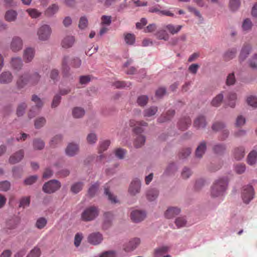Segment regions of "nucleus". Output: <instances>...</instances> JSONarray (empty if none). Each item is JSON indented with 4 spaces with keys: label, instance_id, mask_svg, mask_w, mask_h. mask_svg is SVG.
Returning <instances> with one entry per match:
<instances>
[{
    "label": "nucleus",
    "instance_id": "obj_1",
    "mask_svg": "<svg viewBox=\"0 0 257 257\" xmlns=\"http://www.w3.org/2000/svg\"><path fill=\"white\" fill-rule=\"evenodd\" d=\"M227 185V181L225 179H220L214 183L211 191L212 197H217L222 195Z\"/></svg>",
    "mask_w": 257,
    "mask_h": 257
},
{
    "label": "nucleus",
    "instance_id": "obj_2",
    "mask_svg": "<svg viewBox=\"0 0 257 257\" xmlns=\"http://www.w3.org/2000/svg\"><path fill=\"white\" fill-rule=\"evenodd\" d=\"M41 76L37 72L33 73L29 79L26 76H21L17 81V85L19 88L23 87L28 83L31 85H36L39 81Z\"/></svg>",
    "mask_w": 257,
    "mask_h": 257
},
{
    "label": "nucleus",
    "instance_id": "obj_3",
    "mask_svg": "<svg viewBox=\"0 0 257 257\" xmlns=\"http://www.w3.org/2000/svg\"><path fill=\"white\" fill-rule=\"evenodd\" d=\"M98 215V210L95 206L86 208L81 214V218L83 221H89L93 220Z\"/></svg>",
    "mask_w": 257,
    "mask_h": 257
},
{
    "label": "nucleus",
    "instance_id": "obj_4",
    "mask_svg": "<svg viewBox=\"0 0 257 257\" xmlns=\"http://www.w3.org/2000/svg\"><path fill=\"white\" fill-rule=\"evenodd\" d=\"M254 195V191L252 186L247 185L243 187L241 197L244 203L248 204L249 202L253 198Z\"/></svg>",
    "mask_w": 257,
    "mask_h": 257
},
{
    "label": "nucleus",
    "instance_id": "obj_5",
    "mask_svg": "<svg viewBox=\"0 0 257 257\" xmlns=\"http://www.w3.org/2000/svg\"><path fill=\"white\" fill-rule=\"evenodd\" d=\"M52 33V30L50 26L43 25L40 27L37 31L38 38L41 41H46L49 39Z\"/></svg>",
    "mask_w": 257,
    "mask_h": 257
},
{
    "label": "nucleus",
    "instance_id": "obj_6",
    "mask_svg": "<svg viewBox=\"0 0 257 257\" xmlns=\"http://www.w3.org/2000/svg\"><path fill=\"white\" fill-rule=\"evenodd\" d=\"M61 187V183L56 180H51L46 183L43 187V191L47 193H52L58 190Z\"/></svg>",
    "mask_w": 257,
    "mask_h": 257
},
{
    "label": "nucleus",
    "instance_id": "obj_7",
    "mask_svg": "<svg viewBox=\"0 0 257 257\" xmlns=\"http://www.w3.org/2000/svg\"><path fill=\"white\" fill-rule=\"evenodd\" d=\"M32 100L36 104V107L34 108V110L31 109L29 113L28 116L30 118L34 117L39 112V109L41 108L43 105V102L37 95L32 96Z\"/></svg>",
    "mask_w": 257,
    "mask_h": 257
},
{
    "label": "nucleus",
    "instance_id": "obj_8",
    "mask_svg": "<svg viewBox=\"0 0 257 257\" xmlns=\"http://www.w3.org/2000/svg\"><path fill=\"white\" fill-rule=\"evenodd\" d=\"M141 183L140 180L135 179L131 182L129 188L128 192L131 195H136L140 191Z\"/></svg>",
    "mask_w": 257,
    "mask_h": 257
},
{
    "label": "nucleus",
    "instance_id": "obj_9",
    "mask_svg": "<svg viewBox=\"0 0 257 257\" xmlns=\"http://www.w3.org/2000/svg\"><path fill=\"white\" fill-rule=\"evenodd\" d=\"M23 41L21 38L19 37H15L12 39L10 44V49L14 52H17L23 48Z\"/></svg>",
    "mask_w": 257,
    "mask_h": 257
},
{
    "label": "nucleus",
    "instance_id": "obj_10",
    "mask_svg": "<svg viewBox=\"0 0 257 257\" xmlns=\"http://www.w3.org/2000/svg\"><path fill=\"white\" fill-rule=\"evenodd\" d=\"M148 123L144 121H136L132 119L130 121V125L134 127V131L136 134H139L143 132L142 126H147Z\"/></svg>",
    "mask_w": 257,
    "mask_h": 257
},
{
    "label": "nucleus",
    "instance_id": "obj_11",
    "mask_svg": "<svg viewBox=\"0 0 257 257\" xmlns=\"http://www.w3.org/2000/svg\"><path fill=\"white\" fill-rule=\"evenodd\" d=\"M224 124L220 122H216L214 123L212 126V128L213 130L216 131H219L222 130V134L221 135V139L223 140H225L228 135V132L227 130H223L224 128Z\"/></svg>",
    "mask_w": 257,
    "mask_h": 257
},
{
    "label": "nucleus",
    "instance_id": "obj_12",
    "mask_svg": "<svg viewBox=\"0 0 257 257\" xmlns=\"http://www.w3.org/2000/svg\"><path fill=\"white\" fill-rule=\"evenodd\" d=\"M145 217V212L141 210L133 211L131 214L132 220L135 222H139L143 220Z\"/></svg>",
    "mask_w": 257,
    "mask_h": 257
},
{
    "label": "nucleus",
    "instance_id": "obj_13",
    "mask_svg": "<svg viewBox=\"0 0 257 257\" xmlns=\"http://www.w3.org/2000/svg\"><path fill=\"white\" fill-rule=\"evenodd\" d=\"M13 79V76L10 71H4L0 74V83L7 84L10 83Z\"/></svg>",
    "mask_w": 257,
    "mask_h": 257
},
{
    "label": "nucleus",
    "instance_id": "obj_14",
    "mask_svg": "<svg viewBox=\"0 0 257 257\" xmlns=\"http://www.w3.org/2000/svg\"><path fill=\"white\" fill-rule=\"evenodd\" d=\"M140 243V240L138 238H135L131 240L124 246V250L126 252L134 250Z\"/></svg>",
    "mask_w": 257,
    "mask_h": 257
},
{
    "label": "nucleus",
    "instance_id": "obj_15",
    "mask_svg": "<svg viewBox=\"0 0 257 257\" xmlns=\"http://www.w3.org/2000/svg\"><path fill=\"white\" fill-rule=\"evenodd\" d=\"M102 240V235L99 232L92 233L88 237V242L93 245H97L100 243Z\"/></svg>",
    "mask_w": 257,
    "mask_h": 257
},
{
    "label": "nucleus",
    "instance_id": "obj_16",
    "mask_svg": "<svg viewBox=\"0 0 257 257\" xmlns=\"http://www.w3.org/2000/svg\"><path fill=\"white\" fill-rule=\"evenodd\" d=\"M24 155V151L23 150H19L10 157V163L14 164L19 162L23 158Z\"/></svg>",
    "mask_w": 257,
    "mask_h": 257
},
{
    "label": "nucleus",
    "instance_id": "obj_17",
    "mask_svg": "<svg viewBox=\"0 0 257 257\" xmlns=\"http://www.w3.org/2000/svg\"><path fill=\"white\" fill-rule=\"evenodd\" d=\"M78 151V146L73 143L69 144L65 150L66 154L70 157L73 156L77 154Z\"/></svg>",
    "mask_w": 257,
    "mask_h": 257
},
{
    "label": "nucleus",
    "instance_id": "obj_18",
    "mask_svg": "<svg viewBox=\"0 0 257 257\" xmlns=\"http://www.w3.org/2000/svg\"><path fill=\"white\" fill-rule=\"evenodd\" d=\"M35 55L34 49L27 48L24 51L23 58L26 62H30L33 59Z\"/></svg>",
    "mask_w": 257,
    "mask_h": 257
},
{
    "label": "nucleus",
    "instance_id": "obj_19",
    "mask_svg": "<svg viewBox=\"0 0 257 257\" xmlns=\"http://www.w3.org/2000/svg\"><path fill=\"white\" fill-rule=\"evenodd\" d=\"M75 38L72 36H67L65 37L61 42L63 48L67 49L71 47L75 42Z\"/></svg>",
    "mask_w": 257,
    "mask_h": 257
},
{
    "label": "nucleus",
    "instance_id": "obj_20",
    "mask_svg": "<svg viewBox=\"0 0 257 257\" xmlns=\"http://www.w3.org/2000/svg\"><path fill=\"white\" fill-rule=\"evenodd\" d=\"M206 125L205 118L202 115L197 116L194 121L193 125L197 128H203L205 127Z\"/></svg>",
    "mask_w": 257,
    "mask_h": 257
},
{
    "label": "nucleus",
    "instance_id": "obj_21",
    "mask_svg": "<svg viewBox=\"0 0 257 257\" xmlns=\"http://www.w3.org/2000/svg\"><path fill=\"white\" fill-rule=\"evenodd\" d=\"M180 209L177 207H169L165 212V216L167 218H172L179 214Z\"/></svg>",
    "mask_w": 257,
    "mask_h": 257
},
{
    "label": "nucleus",
    "instance_id": "obj_22",
    "mask_svg": "<svg viewBox=\"0 0 257 257\" xmlns=\"http://www.w3.org/2000/svg\"><path fill=\"white\" fill-rule=\"evenodd\" d=\"M182 27V26L181 25H177L175 26L171 24L164 26V28L167 30L172 35L178 33L181 30Z\"/></svg>",
    "mask_w": 257,
    "mask_h": 257
},
{
    "label": "nucleus",
    "instance_id": "obj_23",
    "mask_svg": "<svg viewBox=\"0 0 257 257\" xmlns=\"http://www.w3.org/2000/svg\"><path fill=\"white\" fill-rule=\"evenodd\" d=\"M251 50V46L249 45H245L242 48L239 59L240 61L244 60L248 56Z\"/></svg>",
    "mask_w": 257,
    "mask_h": 257
},
{
    "label": "nucleus",
    "instance_id": "obj_24",
    "mask_svg": "<svg viewBox=\"0 0 257 257\" xmlns=\"http://www.w3.org/2000/svg\"><path fill=\"white\" fill-rule=\"evenodd\" d=\"M175 114V111L174 110H169L166 113L162 114L159 118L158 121L159 122H164L167 120L171 119Z\"/></svg>",
    "mask_w": 257,
    "mask_h": 257
},
{
    "label": "nucleus",
    "instance_id": "obj_25",
    "mask_svg": "<svg viewBox=\"0 0 257 257\" xmlns=\"http://www.w3.org/2000/svg\"><path fill=\"white\" fill-rule=\"evenodd\" d=\"M11 65L13 68L16 70H20L23 66L22 59L20 57H14L12 59Z\"/></svg>",
    "mask_w": 257,
    "mask_h": 257
},
{
    "label": "nucleus",
    "instance_id": "obj_26",
    "mask_svg": "<svg viewBox=\"0 0 257 257\" xmlns=\"http://www.w3.org/2000/svg\"><path fill=\"white\" fill-rule=\"evenodd\" d=\"M206 149V146L205 142H201L196 149V156L198 158H201L204 154Z\"/></svg>",
    "mask_w": 257,
    "mask_h": 257
},
{
    "label": "nucleus",
    "instance_id": "obj_27",
    "mask_svg": "<svg viewBox=\"0 0 257 257\" xmlns=\"http://www.w3.org/2000/svg\"><path fill=\"white\" fill-rule=\"evenodd\" d=\"M257 161V152L252 151L250 152L247 157V162L250 165H254Z\"/></svg>",
    "mask_w": 257,
    "mask_h": 257
},
{
    "label": "nucleus",
    "instance_id": "obj_28",
    "mask_svg": "<svg viewBox=\"0 0 257 257\" xmlns=\"http://www.w3.org/2000/svg\"><path fill=\"white\" fill-rule=\"evenodd\" d=\"M191 120L189 117H185L181 119L179 122V127L180 130H185L191 124Z\"/></svg>",
    "mask_w": 257,
    "mask_h": 257
},
{
    "label": "nucleus",
    "instance_id": "obj_29",
    "mask_svg": "<svg viewBox=\"0 0 257 257\" xmlns=\"http://www.w3.org/2000/svg\"><path fill=\"white\" fill-rule=\"evenodd\" d=\"M17 17V13L14 10H9L5 14V19L8 22L15 21Z\"/></svg>",
    "mask_w": 257,
    "mask_h": 257
},
{
    "label": "nucleus",
    "instance_id": "obj_30",
    "mask_svg": "<svg viewBox=\"0 0 257 257\" xmlns=\"http://www.w3.org/2000/svg\"><path fill=\"white\" fill-rule=\"evenodd\" d=\"M59 10V7L56 4H53L48 8L45 14L48 17H51L56 14Z\"/></svg>",
    "mask_w": 257,
    "mask_h": 257
},
{
    "label": "nucleus",
    "instance_id": "obj_31",
    "mask_svg": "<svg viewBox=\"0 0 257 257\" xmlns=\"http://www.w3.org/2000/svg\"><path fill=\"white\" fill-rule=\"evenodd\" d=\"M158 111V107L156 106H151L149 107L144 111V116L145 117H149L154 115Z\"/></svg>",
    "mask_w": 257,
    "mask_h": 257
},
{
    "label": "nucleus",
    "instance_id": "obj_32",
    "mask_svg": "<svg viewBox=\"0 0 257 257\" xmlns=\"http://www.w3.org/2000/svg\"><path fill=\"white\" fill-rule=\"evenodd\" d=\"M156 36L158 39L165 41L168 40L169 38V34L167 33L166 30L164 27L156 33Z\"/></svg>",
    "mask_w": 257,
    "mask_h": 257
},
{
    "label": "nucleus",
    "instance_id": "obj_33",
    "mask_svg": "<svg viewBox=\"0 0 257 257\" xmlns=\"http://www.w3.org/2000/svg\"><path fill=\"white\" fill-rule=\"evenodd\" d=\"M236 99V94L232 92H229L227 96L228 105L231 107H234Z\"/></svg>",
    "mask_w": 257,
    "mask_h": 257
},
{
    "label": "nucleus",
    "instance_id": "obj_34",
    "mask_svg": "<svg viewBox=\"0 0 257 257\" xmlns=\"http://www.w3.org/2000/svg\"><path fill=\"white\" fill-rule=\"evenodd\" d=\"M233 156L236 160H241L244 156V149L242 147L235 149L233 153Z\"/></svg>",
    "mask_w": 257,
    "mask_h": 257
},
{
    "label": "nucleus",
    "instance_id": "obj_35",
    "mask_svg": "<svg viewBox=\"0 0 257 257\" xmlns=\"http://www.w3.org/2000/svg\"><path fill=\"white\" fill-rule=\"evenodd\" d=\"M236 50L232 48L227 51L224 54V59L225 61H229L233 59L236 55Z\"/></svg>",
    "mask_w": 257,
    "mask_h": 257
},
{
    "label": "nucleus",
    "instance_id": "obj_36",
    "mask_svg": "<svg viewBox=\"0 0 257 257\" xmlns=\"http://www.w3.org/2000/svg\"><path fill=\"white\" fill-rule=\"evenodd\" d=\"M158 195V191L156 189H152L149 190L147 192V198L150 201H153L156 199Z\"/></svg>",
    "mask_w": 257,
    "mask_h": 257
},
{
    "label": "nucleus",
    "instance_id": "obj_37",
    "mask_svg": "<svg viewBox=\"0 0 257 257\" xmlns=\"http://www.w3.org/2000/svg\"><path fill=\"white\" fill-rule=\"evenodd\" d=\"M223 99V95L220 93L217 95L212 100L211 104L215 107H218L220 105Z\"/></svg>",
    "mask_w": 257,
    "mask_h": 257
},
{
    "label": "nucleus",
    "instance_id": "obj_38",
    "mask_svg": "<svg viewBox=\"0 0 257 257\" xmlns=\"http://www.w3.org/2000/svg\"><path fill=\"white\" fill-rule=\"evenodd\" d=\"M169 247L167 246H163L156 248L155 250V255L156 257H160L166 253L169 250Z\"/></svg>",
    "mask_w": 257,
    "mask_h": 257
},
{
    "label": "nucleus",
    "instance_id": "obj_39",
    "mask_svg": "<svg viewBox=\"0 0 257 257\" xmlns=\"http://www.w3.org/2000/svg\"><path fill=\"white\" fill-rule=\"evenodd\" d=\"M83 186H84V184L82 182H76L75 183H74L71 186V191L73 193L76 194L82 190Z\"/></svg>",
    "mask_w": 257,
    "mask_h": 257
},
{
    "label": "nucleus",
    "instance_id": "obj_40",
    "mask_svg": "<svg viewBox=\"0 0 257 257\" xmlns=\"http://www.w3.org/2000/svg\"><path fill=\"white\" fill-rule=\"evenodd\" d=\"M99 186V184L98 183H95L89 188L88 190V194L89 195V196L91 197L94 196L98 191Z\"/></svg>",
    "mask_w": 257,
    "mask_h": 257
},
{
    "label": "nucleus",
    "instance_id": "obj_41",
    "mask_svg": "<svg viewBox=\"0 0 257 257\" xmlns=\"http://www.w3.org/2000/svg\"><path fill=\"white\" fill-rule=\"evenodd\" d=\"M47 220L44 217H40L36 221L35 226L40 229L43 228L47 224Z\"/></svg>",
    "mask_w": 257,
    "mask_h": 257
},
{
    "label": "nucleus",
    "instance_id": "obj_42",
    "mask_svg": "<svg viewBox=\"0 0 257 257\" xmlns=\"http://www.w3.org/2000/svg\"><path fill=\"white\" fill-rule=\"evenodd\" d=\"M45 146L44 142L41 139H36L33 141V147L35 150H42Z\"/></svg>",
    "mask_w": 257,
    "mask_h": 257
},
{
    "label": "nucleus",
    "instance_id": "obj_43",
    "mask_svg": "<svg viewBox=\"0 0 257 257\" xmlns=\"http://www.w3.org/2000/svg\"><path fill=\"white\" fill-rule=\"evenodd\" d=\"M84 110L81 107H75L72 111L73 115L75 118H80L84 115Z\"/></svg>",
    "mask_w": 257,
    "mask_h": 257
},
{
    "label": "nucleus",
    "instance_id": "obj_44",
    "mask_svg": "<svg viewBox=\"0 0 257 257\" xmlns=\"http://www.w3.org/2000/svg\"><path fill=\"white\" fill-rule=\"evenodd\" d=\"M124 41L128 45H133L135 41V36L134 34L126 33L124 35Z\"/></svg>",
    "mask_w": 257,
    "mask_h": 257
},
{
    "label": "nucleus",
    "instance_id": "obj_45",
    "mask_svg": "<svg viewBox=\"0 0 257 257\" xmlns=\"http://www.w3.org/2000/svg\"><path fill=\"white\" fill-rule=\"evenodd\" d=\"M145 138L144 136L140 135H139L137 138L136 139L135 142V146L136 148H140L141 146H142L145 142Z\"/></svg>",
    "mask_w": 257,
    "mask_h": 257
},
{
    "label": "nucleus",
    "instance_id": "obj_46",
    "mask_svg": "<svg viewBox=\"0 0 257 257\" xmlns=\"http://www.w3.org/2000/svg\"><path fill=\"white\" fill-rule=\"evenodd\" d=\"M104 193L106 195L108 196V199L112 203H116L118 201L116 199V198L115 196L112 194L109 191V189L107 186H105L104 187Z\"/></svg>",
    "mask_w": 257,
    "mask_h": 257
},
{
    "label": "nucleus",
    "instance_id": "obj_47",
    "mask_svg": "<svg viewBox=\"0 0 257 257\" xmlns=\"http://www.w3.org/2000/svg\"><path fill=\"white\" fill-rule=\"evenodd\" d=\"M148 101V97L147 95H141L138 97L137 103L141 106L146 105Z\"/></svg>",
    "mask_w": 257,
    "mask_h": 257
},
{
    "label": "nucleus",
    "instance_id": "obj_48",
    "mask_svg": "<svg viewBox=\"0 0 257 257\" xmlns=\"http://www.w3.org/2000/svg\"><path fill=\"white\" fill-rule=\"evenodd\" d=\"M40 255L41 250L40 248L35 246L26 257H40Z\"/></svg>",
    "mask_w": 257,
    "mask_h": 257
},
{
    "label": "nucleus",
    "instance_id": "obj_49",
    "mask_svg": "<svg viewBox=\"0 0 257 257\" xmlns=\"http://www.w3.org/2000/svg\"><path fill=\"white\" fill-rule=\"evenodd\" d=\"M252 26V24L251 21L249 19H245L242 23V28L244 31H249L250 30Z\"/></svg>",
    "mask_w": 257,
    "mask_h": 257
},
{
    "label": "nucleus",
    "instance_id": "obj_50",
    "mask_svg": "<svg viewBox=\"0 0 257 257\" xmlns=\"http://www.w3.org/2000/svg\"><path fill=\"white\" fill-rule=\"evenodd\" d=\"M110 141L106 140L100 143L98 152L101 154L103 151H105L110 145Z\"/></svg>",
    "mask_w": 257,
    "mask_h": 257
},
{
    "label": "nucleus",
    "instance_id": "obj_51",
    "mask_svg": "<svg viewBox=\"0 0 257 257\" xmlns=\"http://www.w3.org/2000/svg\"><path fill=\"white\" fill-rule=\"evenodd\" d=\"M70 65L73 68H79L81 65V60L78 57H74L71 60Z\"/></svg>",
    "mask_w": 257,
    "mask_h": 257
},
{
    "label": "nucleus",
    "instance_id": "obj_52",
    "mask_svg": "<svg viewBox=\"0 0 257 257\" xmlns=\"http://www.w3.org/2000/svg\"><path fill=\"white\" fill-rule=\"evenodd\" d=\"M88 26V20L85 17L80 18L79 22L78 27L80 29H84Z\"/></svg>",
    "mask_w": 257,
    "mask_h": 257
},
{
    "label": "nucleus",
    "instance_id": "obj_53",
    "mask_svg": "<svg viewBox=\"0 0 257 257\" xmlns=\"http://www.w3.org/2000/svg\"><path fill=\"white\" fill-rule=\"evenodd\" d=\"M130 82H125L124 81H115L113 83V85L117 88H121L125 87H129L131 85Z\"/></svg>",
    "mask_w": 257,
    "mask_h": 257
},
{
    "label": "nucleus",
    "instance_id": "obj_54",
    "mask_svg": "<svg viewBox=\"0 0 257 257\" xmlns=\"http://www.w3.org/2000/svg\"><path fill=\"white\" fill-rule=\"evenodd\" d=\"M46 123V119L43 117L37 118L35 121V126L37 128L42 127Z\"/></svg>",
    "mask_w": 257,
    "mask_h": 257
},
{
    "label": "nucleus",
    "instance_id": "obj_55",
    "mask_svg": "<svg viewBox=\"0 0 257 257\" xmlns=\"http://www.w3.org/2000/svg\"><path fill=\"white\" fill-rule=\"evenodd\" d=\"M247 102L248 105L253 107H257V97L253 96H250L247 98Z\"/></svg>",
    "mask_w": 257,
    "mask_h": 257
},
{
    "label": "nucleus",
    "instance_id": "obj_56",
    "mask_svg": "<svg viewBox=\"0 0 257 257\" xmlns=\"http://www.w3.org/2000/svg\"><path fill=\"white\" fill-rule=\"evenodd\" d=\"M86 140L88 144H93L96 143L97 139L94 133H90L87 135Z\"/></svg>",
    "mask_w": 257,
    "mask_h": 257
},
{
    "label": "nucleus",
    "instance_id": "obj_57",
    "mask_svg": "<svg viewBox=\"0 0 257 257\" xmlns=\"http://www.w3.org/2000/svg\"><path fill=\"white\" fill-rule=\"evenodd\" d=\"M10 186L11 184L8 181H5L0 182V190L2 191H7L9 190Z\"/></svg>",
    "mask_w": 257,
    "mask_h": 257
},
{
    "label": "nucleus",
    "instance_id": "obj_58",
    "mask_svg": "<svg viewBox=\"0 0 257 257\" xmlns=\"http://www.w3.org/2000/svg\"><path fill=\"white\" fill-rule=\"evenodd\" d=\"M101 24L102 25L109 26L111 22V16L104 15L101 17Z\"/></svg>",
    "mask_w": 257,
    "mask_h": 257
},
{
    "label": "nucleus",
    "instance_id": "obj_59",
    "mask_svg": "<svg viewBox=\"0 0 257 257\" xmlns=\"http://www.w3.org/2000/svg\"><path fill=\"white\" fill-rule=\"evenodd\" d=\"M225 150V146L222 144H218L214 146L213 151L216 154H221Z\"/></svg>",
    "mask_w": 257,
    "mask_h": 257
},
{
    "label": "nucleus",
    "instance_id": "obj_60",
    "mask_svg": "<svg viewBox=\"0 0 257 257\" xmlns=\"http://www.w3.org/2000/svg\"><path fill=\"white\" fill-rule=\"evenodd\" d=\"M230 7L232 11L236 10L240 6L239 0H230Z\"/></svg>",
    "mask_w": 257,
    "mask_h": 257
},
{
    "label": "nucleus",
    "instance_id": "obj_61",
    "mask_svg": "<svg viewBox=\"0 0 257 257\" xmlns=\"http://www.w3.org/2000/svg\"><path fill=\"white\" fill-rule=\"evenodd\" d=\"M69 61V57L65 56L63 57L62 61V67L64 71H68L69 70V67L68 65Z\"/></svg>",
    "mask_w": 257,
    "mask_h": 257
},
{
    "label": "nucleus",
    "instance_id": "obj_62",
    "mask_svg": "<svg viewBox=\"0 0 257 257\" xmlns=\"http://www.w3.org/2000/svg\"><path fill=\"white\" fill-rule=\"evenodd\" d=\"M26 106V104L25 103H21L18 106L17 110V114L18 116H22L24 114Z\"/></svg>",
    "mask_w": 257,
    "mask_h": 257
},
{
    "label": "nucleus",
    "instance_id": "obj_63",
    "mask_svg": "<svg viewBox=\"0 0 257 257\" xmlns=\"http://www.w3.org/2000/svg\"><path fill=\"white\" fill-rule=\"evenodd\" d=\"M61 96L59 94L55 95L53 99L51 107L52 108L56 107L59 104Z\"/></svg>",
    "mask_w": 257,
    "mask_h": 257
},
{
    "label": "nucleus",
    "instance_id": "obj_64",
    "mask_svg": "<svg viewBox=\"0 0 257 257\" xmlns=\"http://www.w3.org/2000/svg\"><path fill=\"white\" fill-rule=\"evenodd\" d=\"M249 65L252 68L257 69V54L254 55L250 60Z\"/></svg>",
    "mask_w": 257,
    "mask_h": 257
}]
</instances>
